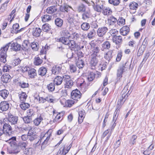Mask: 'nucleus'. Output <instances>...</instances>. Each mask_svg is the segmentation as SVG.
Returning a JSON list of instances; mask_svg holds the SVG:
<instances>
[{
    "label": "nucleus",
    "mask_w": 155,
    "mask_h": 155,
    "mask_svg": "<svg viewBox=\"0 0 155 155\" xmlns=\"http://www.w3.org/2000/svg\"><path fill=\"white\" fill-rule=\"evenodd\" d=\"M87 4L88 5H92L94 11L98 12H101L103 10L104 6V2L101 0H98L95 3L92 0L91 1V3L90 2L87 0H82Z\"/></svg>",
    "instance_id": "nucleus-1"
},
{
    "label": "nucleus",
    "mask_w": 155,
    "mask_h": 155,
    "mask_svg": "<svg viewBox=\"0 0 155 155\" xmlns=\"http://www.w3.org/2000/svg\"><path fill=\"white\" fill-rule=\"evenodd\" d=\"M6 119L8 122V124H11L12 126L14 127L15 129H18L17 126L18 124V117L10 113L8 114Z\"/></svg>",
    "instance_id": "nucleus-2"
},
{
    "label": "nucleus",
    "mask_w": 155,
    "mask_h": 155,
    "mask_svg": "<svg viewBox=\"0 0 155 155\" xmlns=\"http://www.w3.org/2000/svg\"><path fill=\"white\" fill-rule=\"evenodd\" d=\"M127 63L126 62L125 64H123L119 67L117 71L116 83H118L120 81L121 78L122 77V74L125 71V66H126Z\"/></svg>",
    "instance_id": "nucleus-3"
},
{
    "label": "nucleus",
    "mask_w": 155,
    "mask_h": 155,
    "mask_svg": "<svg viewBox=\"0 0 155 155\" xmlns=\"http://www.w3.org/2000/svg\"><path fill=\"white\" fill-rule=\"evenodd\" d=\"M52 132V130L49 129L44 136H42V135H41V136L40 137V143H41V142L44 140V141L42 143V146L46 145L48 143L50 137L51 135Z\"/></svg>",
    "instance_id": "nucleus-4"
},
{
    "label": "nucleus",
    "mask_w": 155,
    "mask_h": 155,
    "mask_svg": "<svg viewBox=\"0 0 155 155\" xmlns=\"http://www.w3.org/2000/svg\"><path fill=\"white\" fill-rule=\"evenodd\" d=\"M3 126V129L4 134L7 136H10L13 134L14 131L12 130V126L6 123H4Z\"/></svg>",
    "instance_id": "nucleus-5"
},
{
    "label": "nucleus",
    "mask_w": 155,
    "mask_h": 155,
    "mask_svg": "<svg viewBox=\"0 0 155 155\" xmlns=\"http://www.w3.org/2000/svg\"><path fill=\"white\" fill-rule=\"evenodd\" d=\"M30 45V43H29V41L28 40H25L21 46V53L24 55H26L28 52V49H29L28 46H29Z\"/></svg>",
    "instance_id": "nucleus-6"
},
{
    "label": "nucleus",
    "mask_w": 155,
    "mask_h": 155,
    "mask_svg": "<svg viewBox=\"0 0 155 155\" xmlns=\"http://www.w3.org/2000/svg\"><path fill=\"white\" fill-rule=\"evenodd\" d=\"M82 94L78 89H76L73 90L71 93L72 98L77 102L81 97Z\"/></svg>",
    "instance_id": "nucleus-7"
},
{
    "label": "nucleus",
    "mask_w": 155,
    "mask_h": 155,
    "mask_svg": "<svg viewBox=\"0 0 155 155\" xmlns=\"http://www.w3.org/2000/svg\"><path fill=\"white\" fill-rule=\"evenodd\" d=\"M64 84L65 88H71L73 85V81L71 79L70 77L68 75H65L63 76Z\"/></svg>",
    "instance_id": "nucleus-8"
},
{
    "label": "nucleus",
    "mask_w": 155,
    "mask_h": 155,
    "mask_svg": "<svg viewBox=\"0 0 155 155\" xmlns=\"http://www.w3.org/2000/svg\"><path fill=\"white\" fill-rule=\"evenodd\" d=\"M7 44H9L8 45L9 47L10 45L11 49L12 50L15 51H20V52L21 53V45L18 44L17 42L12 41Z\"/></svg>",
    "instance_id": "nucleus-9"
},
{
    "label": "nucleus",
    "mask_w": 155,
    "mask_h": 155,
    "mask_svg": "<svg viewBox=\"0 0 155 155\" xmlns=\"http://www.w3.org/2000/svg\"><path fill=\"white\" fill-rule=\"evenodd\" d=\"M108 30L107 28L105 26L101 27L99 28L97 31L98 35L100 37H102L107 32Z\"/></svg>",
    "instance_id": "nucleus-10"
},
{
    "label": "nucleus",
    "mask_w": 155,
    "mask_h": 155,
    "mask_svg": "<svg viewBox=\"0 0 155 155\" xmlns=\"http://www.w3.org/2000/svg\"><path fill=\"white\" fill-rule=\"evenodd\" d=\"M112 40L114 43H115L116 45H118V48H119L122 43V37L120 35L117 36L113 35H112Z\"/></svg>",
    "instance_id": "nucleus-11"
},
{
    "label": "nucleus",
    "mask_w": 155,
    "mask_h": 155,
    "mask_svg": "<svg viewBox=\"0 0 155 155\" xmlns=\"http://www.w3.org/2000/svg\"><path fill=\"white\" fill-rule=\"evenodd\" d=\"M90 64L91 69H95L96 66L98 62V60L96 57L91 56H90Z\"/></svg>",
    "instance_id": "nucleus-12"
},
{
    "label": "nucleus",
    "mask_w": 155,
    "mask_h": 155,
    "mask_svg": "<svg viewBox=\"0 0 155 155\" xmlns=\"http://www.w3.org/2000/svg\"><path fill=\"white\" fill-rule=\"evenodd\" d=\"M9 107V104L8 101H3L0 103V110L2 111L8 110Z\"/></svg>",
    "instance_id": "nucleus-13"
},
{
    "label": "nucleus",
    "mask_w": 155,
    "mask_h": 155,
    "mask_svg": "<svg viewBox=\"0 0 155 155\" xmlns=\"http://www.w3.org/2000/svg\"><path fill=\"white\" fill-rule=\"evenodd\" d=\"M68 16V22L70 23H72L76 17V12L73 9H72V10L69 12Z\"/></svg>",
    "instance_id": "nucleus-14"
},
{
    "label": "nucleus",
    "mask_w": 155,
    "mask_h": 155,
    "mask_svg": "<svg viewBox=\"0 0 155 155\" xmlns=\"http://www.w3.org/2000/svg\"><path fill=\"white\" fill-rule=\"evenodd\" d=\"M70 38L65 37H61L59 39H58V41L62 43L63 44L68 45H69V42H70Z\"/></svg>",
    "instance_id": "nucleus-15"
},
{
    "label": "nucleus",
    "mask_w": 155,
    "mask_h": 155,
    "mask_svg": "<svg viewBox=\"0 0 155 155\" xmlns=\"http://www.w3.org/2000/svg\"><path fill=\"white\" fill-rule=\"evenodd\" d=\"M79 117L78 118V122L80 124L83 121V120L85 115V113L84 110H80L78 112Z\"/></svg>",
    "instance_id": "nucleus-16"
},
{
    "label": "nucleus",
    "mask_w": 155,
    "mask_h": 155,
    "mask_svg": "<svg viewBox=\"0 0 155 155\" xmlns=\"http://www.w3.org/2000/svg\"><path fill=\"white\" fill-rule=\"evenodd\" d=\"M11 78L10 75L8 74H3L1 78V81L3 83H8L10 81V78Z\"/></svg>",
    "instance_id": "nucleus-17"
},
{
    "label": "nucleus",
    "mask_w": 155,
    "mask_h": 155,
    "mask_svg": "<svg viewBox=\"0 0 155 155\" xmlns=\"http://www.w3.org/2000/svg\"><path fill=\"white\" fill-rule=\"evenodd\" d=\"M41 33V30L39 28H34L33 29L32 34L33 36L35 37L40 36Z\"/></svg>",
    "instance_id": "nucleus-18"
},
{
    "label": "nucleus",
    "mask_w": 155,
    "mask_h": 155,
    "mask_svg": "<svg viewBox=\"0 0 155 155\" xmlns=\"http://www.w3.org/2000/svg\"><path fill=\"white\" fill-rule=\"evenodd\" d=\"M29 140L32 141L35 140H37L38 142L36 143V144H38L40 140V137L37 134H32L31 135V134L30 133L29 135L28 136V138Z\"/></svg>",
    "instance_id": "nucleus-19"
},
{
    "label": "nucleus",
    "mask_w": 155,
    "mask_h": 155,
    "mask_svg": "<svg viewBox=\"0 0 155 155\" xmlns=\"http://www.w3.org/2000/svg\"><path fill=\"white\" fill-rule=\"evenodd\" d=\"M57 5H52L48 7L46 9V12L48 14H52L57 11Z\"/></svg>",
    "instance_id": "nucleus-20"
},
{
    "label": "nucleus",
    "mask_w": 155,
    "mask_h": 155,
    "mask_svg": "<svg viewBox=\"0 0 155 155\" xmlns=\"http://www.w3.org/2000/svg\"><path fill=\"white\" fill-rule=\"evenodd\" d=\"M63 77L62 78L60 76L56 77L53 80V83L56 86L61 85L63 82Z\"/></svg>",
    "instance_id": "nucleus-21"
},
{
    "label": "nucleus",
    "mask_w": 155,
    "mask_h": 155,
    "mask_svg": "<svg viewBox=\"0 0 155 155\" xmlns=\"http://www.w3.org/2000/svg\"><path fill=\"white\" fill-rule=\"evenodd\" d=\"M16 138L15 137H12L8 140L6 142L10 144L11 147H16Z\"/></svg>",
    "instance_id": "nucleus-22"
},
{
    "label": "nucleus",
    "mask_w": 155,
    "mask_h": 155,
    "mask_svg": "<svg viewBox=\"0 0 155 155\" xmlns=\"http://www.w3.org/2000/svg\"><path fill=\"white\" fill-rule=\"evenodd\" d=\"M61 34L63 36L62 37H65L70 38L71 37V35L69 31L67 30L66 28H63L61 29Z\"/></svg>",
    "instance_id": "nucleus-23"
},
{
    "label": "nucleus",
    "mask_w": 155,
    "mask_h": 155,
    "mask_svg": "<svg viewBox=\"0 0 155 155\" xmlns=\"http://www.w3.org/2000/svg\"><path fill=\"white\" fill-rule=\"evenodd\" d=\"M61 66H54L51 69L52 74H59L61 71Z\"/></svg>",
    "instance_id": "nucleus-24"
},
{
    "label": "nucleus",
    "mask_w": 155,
    "mask_h": 155,
    "mask_svg": "<svg viewBox=\"0 0 155 155\" xmlns=\"http://www.w3.org/2000/svg\"><path fill=\"white\" fill-rule=\"evenodd\" d=\"M43 120V118L41 115H38L37 117L33 120V124L35 126H38Z\"/></svg>",
    "instance_id": "nucleus-25"
},
{
    "label": "nucleus",
    "mask_w": 155,
    "mask_h": 155,
    "mask_svg": "<svg viewBox=\"0 0 155 155\" xmlns=\"http://www.w3.org/2000/svg\"><path fill=\"white\" fill-rule=\"evenodd\" d=\"M9 94V92L5 89L0 91V95L4 99L7 98Z\"/></svg>",
    "instance_id": "nucleus-26"
},
{
    "label": "nucleus",
    "mask_w": 155,
    "mask_h": 155,
    "mask_svg": "<svg viewBox=\"0 0 155 155\" xmlns=\"http://www.w3.org/2000/svg\"><path fill=\"white\" fill-rule=\"evenodd\" d=\"M19 27V26L18 23H16L15 24H14L13 25L12 28L11 29V33L12 34L18 33Z\"/></svg>",
    "instance_id": "nucleus-27"
},
{
    "label": "nucleus",
    "mask_w": 155,
    "mask_h": 155,
    "mask_svg": "<svg viewBox=\"0 0 155 155\" xmlns=\"http://www.w3.org/2000/svg\"><path fill=\"white\" fill-rule=\"evenodd\" d=\"M86 6L82 3L79 5L77 7V11L79 13L83 12L86 11Z\"/></svg>",
    "instance_id": "nucleus-28"
},
{
    "label": "nucleus",
    "mask_w": 155,
    "mask_h": 155,
    "mask_svg": "<svg viewBox=\"0 0 155 155\" xmlns=\"http://www.w3.org/2000/svg\"><path fill=\"white\" fill-rule=\"evenodd\" d=\"M55 25L58 28H61L63 25V21L59 18H56L54 21Z\"/></svg>",
    "instance_id": "nucleus-29"
},
{
    "label": "nucleus",
    "mask_w": 155,
    "mask_h": 155,
    "mask_svg": "<svg viewBox=\"0 0 155 155\" xmlns=\"http://www.w3.org/2000/svg\"><path fill=\"white\" fill-rule=\"evenodd\" d=\"M51 29V25L48 23H45L42 26L41 30L45 32L48 33Z\"/></svg>",
    "instance_id": "nucleus-30"
},
{
    "label": "nucleus",
    "mask_w": 155,
    "mask_h": 155,
    "mask_svg": "<svg viewBox=\"0 0 155 155\" xmlns=\"http://www.w3.org/2000/svg\"><path fill=\"white\" fill-rule=\"evenodd\" d=\"M9 44H7L5 46L2 47L0 50V55L6 54L7 51L9 48Z\"/></svg>",
    "instance_id": "nucleus-31"
},
{
    "label": "nucleus",
    "mask_w": 155,
    "mask_h": 155,
    "mask_svg": "<svg viewBox=\"0 0 155 155\" xmlns=\"http://www.w3.org/2000/svg\"><path fill=\"white\" fill-rule=\"evenodd\" d=\"M102 13L104 15H107L111 14L112 13V11L109 7L104 6Z\"/></svg>",
    "instance_id": "nucleus-32"
},
{
    "label": "nucleus",
    "mask_w": 155,
    "mask_h": 155,
    "mask_svg": "<svg viewBox=\"0 0 155 155\" xmlns=\"http://www.w3.org/2000/svg\"><path fill=\"white\" fill-rule=\"evenodd\" d=\"M117 21V19L113 16L110 17L107 20L108 24L110 25H114Z\"/></svg>",
    "instance_id": "nucleus-33"
},
{
    "label": "nucleus",
    "mask_w": 155,
    "mask_h": 155,
    "mask_svg": "<svg viewBox=\"0 0 155 155\" xmlns=\"http://www.w3.org/2000/svg\"><path fill=\"white\" fill-rule=\"evenodd\" d=\"M52 16L51 15H45L41 17L42 21L43 22H48L51 20Z\"/></svg>",
    "instance_id": "nucleus-34"
},
{
    "label": "nucleus",
    "mask_w": 155,
    "mask_h": 155,
    "mask_svg": "<svg viewBox=\"0 0 155 155\" xmlns=\"http://www.w3.org/2000/svg\"><path fill=\"white\" fill-rule=\"evenodd\" d=\"M47 71L46 68L44 67L40 68L38 70V74L42 76H44L46 74Z\"/></svg>",
    "instance_id": "nucleus-35"
},
{
    "label": "nucleus",
    "mask_w": 155,
    "mask_h": 155,
    "mask_svg": "<svg viewBox=\"0 0 155 155\" xmlns=\"http://www.w3.org/2000/svg\"><path fill=\"white\" fill-rule=\"evenodd\" d=\"M30 46L32 49L35 51H38L39 48V44L37 42H33L31 43Z\"/></svg>",
    "instance_id": "nucleus-36"
},
{
    "label": "nucleus",
    "mask_w": 155,
    "mask_h": 155,
    "mask_svg": "<svg viewBox=\"0 0 155 155\" xmlns=\"http://www.w3.org/2000/svg\"><path fill=\"white\" fill-rule=\"evenodd\" d=\"M55 86L56 85L54 84V83L52 82L48 84L47 85V87L49 91L52 92L54 90Z\"/></svg>",
    "instance_id": "nucleus-37"
},
{
    "label": "nucleus",
    "mask_w": 155,
    "mask_h": 155,
    "mask_svg": "<svg viewBox=\"0 0 155 155\" xmlns=\"http://www.w3.org/2000/svg\"><path fill=\"white\" fill-rule=\"evenodd\" d=\"M36 72V70L34 68H32L30 70L28 71V74L29 76L31 78H34L35 76L37 75Z\"/></svg>",
    "instance_id": "nucleus-38"
},
{
    "label": "nucleus",
    "mask_w": 155,
    "mask_h": 155,
    "mask_svg": "<svg viewBox=\"0 0 155 155\" xmlns=\"http://www.w3.org/2000/svg\"><path fill=\"white\" fill-rule=\"evenodd\" d=\"M100 50L98 47H94L93 50V53L91 54V56L97 57L99 53Z\"/></svg>",
    "instance_id": "nucleus-39"
},
{
    "label": "nucleus",
    "mask_w": 155,
    "mask_h": 155,
    "mask_svg": "<svg viewBox=\"0 0 155 155\" xmlns=\"http://www.w3.org/2000/svg\"><path fill=\"white\" fill-rule=\"evenodd\" d=\"M96 32L94 29H93L91 30L87 34V37L89 39H92L95 36Z\"/></svg>",
    "instance_id": "nucleus-40"
},
{
    "label": "nucleus",
    "mask_w": 155,
    "mask_h": 155,
    "mask_svg": "<svg viewBox=\"0 0 155 155\" xmlns=\"http://www.w3.org/2000/svg\"><path fill=\"white\" fill-rule=\"evenodd\" d=\"M112 51H108L104 55V58L108 61H109L112 58Z\"/></svg>",
    "instance_id": "nucleus-41"
},
{
    "label": "nucleus",
    "mask_w": 155,
    "mask_h": 155,
    "mask_svg": "<svg viewBox=\"0 0 155 155\" xmlns=\"http://www.w3.org/2000/svg\"><path fill=\"white\" fill-rule=\"evenodd\" d=\"M27 144L28 143L27 142H19L18 144H17L16 147H18L24 150L26 148Z\"/></svg>",
    "instance_id": "nucleus-42"
},
{
    "label": "nucleus",
    "mask_w": 155,
    "mask_h": 155,
    "mask_svg": "<svg viewBox=\"0 0 155 155\" xmlns=\"http://www.w3.org/2000/svg\"><path fill=\"white\" fill-rule=\"evenodd\" d=\"M72 9H73L72 8L68 5H65L63 6V8L61 10V11L63 12H69Z\"/></svg>",
    "instance_id": "nucleus-43"
},
{
    "label": "nucleus",
    "mask_w": 155,
    "mask_h": 155,
    "mask_svg": "<svg viewBox=\"0 0 155 155\" xmlns=\"http://www.w3.org/2000/svg\"><path fill=\"white\" fill-rule=\"evenodd\" d=\"M120 108H119V107H118L114 113L113 117V119L112 120V122H116L117 117L118 116V114L119 113V111H120Z\"/></svg>",
    "instance_id": "nucleus-44"
},
{
    "label": "nucleus",
    "mask_w": 155,
    "mask_h": 155,
    "mask_svg": "<svg viewBox=\"0 0 155 155\" xmlns=\"http://www.w3.org/2000/svg\"><path fill=\"white\" fill-rule=\"evenodd\" d=\"M109 130H108V129L105 131L104 132V133L103 134V135H102V137H101V138L103 139L106 136H107H107L106 137L107 139L105 140V141H107V140L109 139V138L111 135V133H109Z\"/></svg>",
    "instance_id": "nucleus-45"
},
{
    "label": "nucleus",
    "mask_w": 155,
    "mask_h": 155,
    "mask_svg": "<svg viewBox=\"0 0 155 155\" xmlns=\"http://www.w3.org/2000/svg\"><path fill=\"white\" fill-rule=\"evenodd\" d=\"M81 28L84 31H87L90 28L89 23L87 22H83L81 25Z\"/></svg>",
    "instance_id": "nucleus-46"
},
{
    "label": "nucleus",
    "mask_w": 155,
    "mask_h": 155,
    "mask_svg": "<svg viewBox=\"0 0 155 155\" xmlns=\"http://www.w3.org/2000/svg\"><path fill=\"white\" fill-rule=\"evenodd\" d=\"M18 96L20 101L22 102L25 101L27 97V95L26 93L23 92L20 94H19Z\"/></svg>",
    "instance_id": "nucleus-47"
},
{
    "label": "nucleus",
    "mask_w": 155,
    "mask_h": 155,
    "mask_svg": "<svg viewBox=\"0 0 155 155\" xmlns=\"http://www.w3.org/2000/svg\"><path fill=\"white\" fill-rule=\"evenodd\" d=\"M120 0H108V2L109 4L116 6L120 3Z\"/></svg>",
    "instance_id": "nucleus-48"
},
{
    "label": "nucleus",
    "mask_w": 155,
    "mask_h": 155,
    "mask_svg": "<svg viewBox=\"0 0 155 155\" xmlns=\"http://www.w3.org/2000/svg\"><path fill=\"white\" fill-rule=\"evenodd\" d=\"M24 153L27 155H32L33 149L31 148H25L24 150Z\"/></svg>",
    "instance_id": "nucleus-49"
},
{
    "label": "nucleus",
    "mask_w": 155,
    "mask_h": 155,
    "mask_svg": "<svg viewBox=\"0 0 155 155\" xmlns=\"http://www.w3.org/2000/svg\"><path fill=\"white\" fill-rule=\"evenodd\" d=\"M110 43L108 41H106L102 44V47L104 49H108L110 48Z\"/></svg>",
    "instance_id": "nucleus-50"
},
{
    "label": "nucleus",
    "mask_w": 155,
    "mask_h": 155,
    "mask_svg": "<svg viewBox=\"0 0 155 155\" xmlns=\"http://www.w3.org/2000/svg\"><path fill=\"white\" fill-rule=\"evenodd\" d=\"M96 74L92 72L88 75L87 79L89 81H92L94 79Z\"/></svg>",
    "instance_id": "nucleus-51"
},
{
    "label": "nucleus",
    "mask_w": 155,
    "mask_h": 155,
    "mask_svg": "<svg viewBox=\"0 0 155 155\" xmlns=\"http://www.w3.org/2000/svg\"><path fill=\"white\" fill-rule=\"evenodd\" d=\"M146 48L141 45L137 53V56L140 57L142 55L145 50Z\"/></svg>",
    "instance_id": "nucleus-52"
},
{
    "label": "nucleus",
    "mask_w": 155,
    "mask_h": 155,
    "mask_svg": "<svg viewBox=\"0 0 155 155\" xmlns=\"http://www.w3.org/2000/svg\"><path fill=\"white\" fill-rule=\"evenodd\" d=\"M129 6L131 9L134 10L138 8V5L136 2H133L129 4Z\"/></svg>",
    "instance_id": "nucleus-53"
},
{
    "label": "nucleus",
    "mask_w": 155,
    "mask_h": 155,
    "mask_svg": "<svg viewBox=\"0 0 155 155\" xmlns=\"http://www.w3.org/2000/svg\"><path fill=\"white\" fill-rule=\"evenodd\" d=\"M89 12L88 11H85L83 12L82 15V19L83 20H85L86 19L89 18H90Z\"/></svg>",
    "instance_id": "nucleus-54"
},
{
    "label": "nucleus",
    "mask_w": 155,
    "mask_h": 155,
    "mask_svg": "<svg viewBox=\"0 0 155 155\" xmlns=\"http://www.w3.org/2000/svg\"><path fill=\"white\" fill-rule=\"evenodd\" d=\"M76 65L79 68H82L84 65V62L82 60H79L76 62Z\"/></svg>",
    "instance_id": "nucleus-55"
},
{
    "label": "nucleus",
    "mask_w": 155,
    "mask_h": 155,
    "mask_svg": "<svg viewBox=\"0 0 155 155\" xmlns=\"http://www.w3.org/2000/svg\"><path fill=\"white\" fill-rule=\"evenodd\" d=\"M22 103L20 104V107L22 109L25 110L27 109L28 108L30 107V104L27 103L22 102Z\"/></svg>",
    "instance_id": "nucleus-56"
},
{
    "label": "nucleus",
    "mask_w": 155,
    "mask_h": 155,
    "mask_svg": "<svg viewBox=\"0 0 155 155\" xmlns=\"http://www.w3.org/2000/svg\"><path fill=\"white\" fill-rule=\"evenodd\" d=\"M18 83L19 86L22 88L28 87L29 86V84L28 83H25L22 81L19 82Z\"/></svg>",
    "instance_id": "nucleus-57"
},
{
    "label": "nucleus",
    "mask_w": 155,
    "mask_h": 155,
    "mask_svg": "<svg viewBox=\"0 0 155 155\" xmlns=\"http://www.w3.org/2000/svg\"><path fill=\"white\" fill-rule=\"evenodd\" d=\"M27 115L28 117H33L35 114V112L32 109H29L27 110Z\"/></svg>",
    "instance_id": "nucleus-58"
},
{
    "label": "nucleus",
    "mask_w": 155,
    "mask_h": 155,
    "mask_svg": "<svg viewBox=\"0 0 155 155\" xmlns=\"http://www.w3.org/2000/svg\"><path fill=\"white\" fill-rule=\"evenodd\" d=\"M42 62V60L39 57L35 58L34 64L35 65H39Z\"/></svg>",
    "instance_id": "nucleus-59"
},
{
    "label": "nucleus",
    "mask_w": 155,
    "mask_h": 155,
    "mask_svg": "<svg viewBox=\"0 0 155 155\" xmlns=\"http://www.w3.org/2000/svg\"><path fill=\"white\" fill-rule=\"evenodd\" d=\"M76 102L75 100H68L65 102L66 105L68 107H71Z\"/></svg>",
    "instance_id": "nucleus-60"
},
{
    "label": "nucleus",
    "mask_w": 155,
    "mask_h": 155,
    "mask_svg": "<svg viewBox=\"0 0 155 155\" xmlns=\"http://www.w3.org/2000/svg\"><path fill=\"white\" fill-rule=\"evenodd\" d=\"M70 71L71 73H74L76 71L77 67L76 64H71L69 65Z\"/></svg>",
    "instance_id": "nucleus-61"
},
{
    "label": "nucleus",
    "mask_w": 155,
    "mask_h": 155,
    "mask_svg": "<svg viewBox=\"0 0 155 155\" xmlns=\"http://www.w3.org/2000/svg\"><path fill=\"white\" fill-rule=\"evenodd\" d=\"M23 119L25 124L30 123L32 121V118L31 117H28L27 116L23 117Z\"/></svg>",
    "instance_id": "nucleus-62"
},
{
    "label": "nucleus",
    "mask_w": 155,
    "mask_h": 155,
    "mask_svg": "<svg viewBox=\"0 0 155 155\" xmlns=\"http://www.w3.org/2000/svg\"><path fill=\"white\" fill-rule=\"evenodd\" d=\"M149 41L148 38L147 37H145L141 45L146 48L148 46Z\"/></svg>",
    "instance_id": "nucleus-63"
},
{
    "label": "nucleus",
    "mask_w": 155,
    "mask_h": 155,
    "mask_svg": "<svg viewBox=\"0 0 155 155\" xmlns=\"http://www.w3.org/2000/svg\"><path fill=\"white\" fill-rule=\"evenodd\" d=\"M137 138V136L135 135H133L130 140L129 143L132 145L136 143V140Z\"/></svg>",
    "instance_id": "nucleus-64"
}]
</instances>
